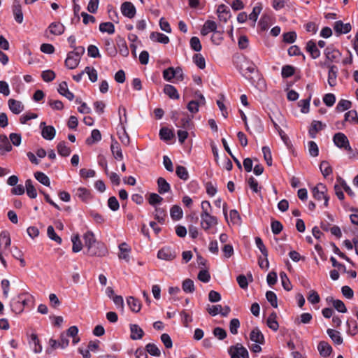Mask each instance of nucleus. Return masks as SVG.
Segmentation results:
<instances>
[{"mask_svg":"<svg viewBox=\"0 0 358 358\" xmlns=\"http://www.w3.org/2000/svg\"><path fill=\"white\" fill-rule=\"evenodd\" d=\"M313 196L317 201L324 199V206H329V196L327 194V186L323 183H318L312 189Z\"/></svg>","mask_w":358,"mask_h":358,"instance_id":"f257e3e1","label":"nucleus"},{"mask_svg":"<svg viewBox=\"0 0 358 358\" xmlns=\"http://www.w3.org/2000/svg\"><path fill=\"white\" fill-rule=\"evenodd\" d=\"M228 353L231 358H249L248 350L241 343L230 346Z\"/></svg>","mask_w":358,"mask_h":358,"instance_id":"f03ea898","label":"nucleus"},{"mask_svg":"<svg viewBox=\"0 0 358 358\" xmlns=\"http://www.w3.org/2000/svg\"><path fill=\"white\" fill-rule=\"evenodd\" d=\"M201 227L205 231L209 230L213 226L217 224V218L211 215V213H206L201 214Z\"/></svg>","mask_w":358,"mask_h":358,"instance_id":"7ed1b4c3","label":"nucleus"},{"mask_svg":"<svg viewBox=\"0 0 358 358\" xmlns=\"http://www.w3.org/2000/svg\"><path fill=\"white\" fill-rule=\"evenodd\" d=\"M87 253L90 256L103 257L107 253V249L103 243L96 242L94 245L87 248Z\"/></svg>","mask_w":358,"mask_h":358,"instance_id":"20e7f679","label":"nucleus"},{"mask_svg":"<svg viewBox=\"0 0 358 358\" xmlns=\"http://www.w3.org/2000/svg\"><path fill=\"white\" fill-rule=\"evenodd\" d=\"M324 54L328 62H337L341 57V52L334 48L332 45L328 46L325 48Z\"/></svg>","mask_w":358,"mask_h":358,"instance_id":"39448f33","label":"nucleus"},{"mask_svg":"<svg viewBox=\"0 0 358 358\" xmlns=\"http://www.w3.org/2000/svg\"><path fill=\"white\" fill-rule=\"evenodd\" d=\"M324 66L329 68L328 72V84L331 87H334L336 85V79L338 76V68L336 66L328 64L327 62L324 63Z\"/></svg>","mask_w":358,"mask_h":358,"instance_id":"423d86ee","label":"nucleus"},{"mask_svg":"<svg viewBox=\"0 0 358 358\" xmlns=\"http://www.w3.org/2000/svg\"><path fill=\"white\" fill-rule=\"evenodd\" d=\"M334 143L340 149L345 150L350 145V142L345 134L341 132L336 133L333 136Z\"/></svg>","mask_w":358,"mask_h":358,"instance_id":"0eeeda50","label":"nucleus"},{"mask_svg":"<svg viewBox=\"0 0 358 358\" xmlns=\"http://www.w3.org/2000/svg\"><path fill=\"white\" fill-rule=\"evenodd\" d=\"M41 129V136L46 140H52L56 134V130L53 126H47L45 122H41L40 124Z\"/></svg>","mask_w":358,"mask_h":358,"instance_id":"6e6552de","label":"nucleus"},{"mask_svg":"<svg viewBox=\"0 0 358 358\" xmlns=\"http://www.w3.org/2000/svg\"><path fill=\"white\" fill-rule=\"evenodd\" d=\"M121 12L122 15L128 18L134 17L136 13V9L134 4L129 1H125L121 5Z\"/></svg>","mask_w":358,"mask_h":358,"instance_id":"1a4fd4ad","label":"nucleus"},{"mask_svg":"<svg viewBox=\"0 0 358 358\" xmlns=\"http://www.w3.org/2000/svg\"><path fill=\"white\" fill-rule=\"evenodd\" d=\"M217 25L215 21L206 20L201 30V34L203 36L208 35L210 32H213L214 34L221 35V34L217 31Z\"/></svg>","mask_w":358,"mask_h":358,"instance_id":"9d476101","label":"nucleus"},{"mask_svg":"<svg viewBox=\"0 0 358 358\" xmlns=\"http://www.w3.org/2000/svg\"><path fill=\"white\" fill-rule=\"evenodd\" d=\"M157 257L163 260L171 261L176 257V253L171 248L165 247L158 251Z\"/></svg>","mask_w":358,"mask_h":358,"instance_id":"9b49d317","label":"nucleus"},{"mask_svg":"<svg viewBox=\"0 0 358 358\" xmlns=\"http://www.w3.org/2000/svg\"><path fill=\"white\" fill-rule=\"evenodd\" d=\"M257 70V67L255 64L247 60H244L239 68V71L245 78H248V73H253Z\"/></svg>","mask_w":358,"mask_h":358,"instance_id":"f8f14e48","label":"nucleus"},{"mask_svg":"<svg viewBox=\"0 0 358 358\" xmlns=\"http://www.w3.org/2000/svg\"><path fill=\"white\" fill-rule=\"evenodd\" d=\"M13 13L15 21L21 24L23 22V13L22 6L19 0H14L12 6Z\"/></svg>","mask_w":358,"mask_h":358,"instance_id":"ddd939ff","label":"nucleus"},{"mask_svg":"<svg viewBox=\"0 0 358 358\" xmlns=\"http://www.w3.org/2000/svg\"><path fill=\"white\" fill-rule=\"evenodd\" d=\"M217 13L219 20L224 22H227V20L231 17L230 10L224 4H220L218 6L217 9Z\"/></svg>","mask_w":358,"mask_h":358,"instance_id":"4468645a","label":"nucleus"},{"mask_svg":"<svg viewBox=\"0 0 358 358\" xmlns=\"http://www.w3.org/2000/svg\"><path fill=\"white\" fill-rule=\"evenodd\" d=\"M11 243V240L10 238V234L7 231H3L0 233V252L4 253V250H6L8 248L10 247Z\"/></svg>","mask_w":358,"mask_h":358,"instance_id":"2eb2a0df","label":"nucleus"},{"mask_svg":"<svg viewBox=\"0 0 358 358\" xmlns=\"http://www.w3.org/2000/svg\"><path fill=\"white\" fill-rule=\"evenodd\" d=\"M80 59L72 52H69L65 60V66L69 69H76L80 62Z\"/></svg>","mask_w":358,"mask_h":358,"instance_id":"dca6fc26","label":"nucleus"},{"mask_svg":"<svg viewBox=\"0 0 358 358\" xmlns=\"http://www.w3.org/2000/svg\"><path fill=\"white\" fill-rule=\"evenodd\" d=\"M29 344L34 353L38 354L42 352V345H41L40 341L36 334L32 333L29 336Z\"/></svg>","mask_w":358,"mask_h":358,"instance_id":"f3484780","label":"nucleus"},{"mask_svg":"<svg viewBox=\"0 0 358 358\" xmlns=\"http://www.w3.org/2000/svg\"><path fill=\"white\" fill-rule=\"evenodd\" d=\"M8 105L9 109L16 115L20 114L24 110V105L22 102L13 99H10L8 101Z\"/></svg>","mask_w":358,"mask_h":358,"instance_id":"a211bd4d","label":"nucleus"},{"mask_svg":"<svg viewBox=\"0 0 358 358\" xmlns=\"http://www.w3.org/2000/svg\"><path fill=\"white\" fill-rule=\"evenodd\" d=\"M317 350L320 356L323 357H329L332 352L331 346L326 341H320L317 345Z\"/></svg>","mask_w":358,"mask_h":358,"instance_id":"6ab92c4d","label":"nucleus"},{"mask_svg":"<svg viewBox=\"0 0 358 358\" xmlns=\"http://www.w3.org/2000/svg\"><path fill=\"white\" fill-rule=\"evenodd\" d=\"M250 339L256 343L264 344V336L258 327L254 328L250 334Z\"/></svg>","mask_w":358,"mask_h":358,"instance_id":"aec40b11","label":"nucleus"},{"mask_svg":"<svg viewBox=\"0 0 358 358\" xmlns=\"http://www.w3.org/2000/svg\"><path fill=\"white\" fill-rule=\"evenodd\" d=\"M334 30L338 34H348L351 31L352 27L350 23L344 24L342 21H336L334 24Z\"/></svg>","mask_w":358,"mask_h":358,"instance_id":"412c9836","label":"nucleus"},{"mask_svg":"<svg viewBox=\"0 0 358 358\" xmlns=\"http://www.w3.org/2000/svg\"><path fill=\"white\" fill-rule=\"evenodd\" d=\"M131 335L130 338L132 340H140L144 336L143 330L136 324H130Z\"/></svg>","mask_w":358,"mask_h":358,"instance_id":"4be33fe9","label":"nucleus"},{"mask_svg":"<svg viewBox=\"0 0 358 358\" xmlns=\"http://www.w3.org/2000/svg\"><path fill=\"white\" fill-rule=\"evenodd\" d=\"M325 127V124H323L322 122L314 120L311 124V127L308 130L309 136L312 138H315L317 133L322 130Z\"/></svg>","mask_w":358,"mask_h":358,"instance_id":"5701e85b","label":"nucleus"},{"mask_svg":"<svg viewBox=\"0 0 358 358\" xmlns=\"http://www.w3.org/2000/svg\"><path fill=\"white\" fill-rule=\"evenodd\" d=\"M306 49L313 59H317L320 56V51L317 48L315 42L313 40L307 42Z\"/></svg>","mask_w":358,"mask_h":358,"instance_id":"b1692460","label":"nucleus"},{"mask_svg":"<svg viewBox=\"0 0 358 358\" xmlns=\"http://www.w3.org/2000/svg\"><path fill=\"white\" fill-rule=\"evenodd\" d=\"M110 150L114 158L117 160H122L123 159V154L121 147L117 141H112L110 145Z\"/></svg>","mask_w":358,"mask_h":358,"instance_id":"393cba45","label":"nucleus"},{"mask_svg":"<svg viewBox=\"0 0 358 358\" xmlns=\"http://www.w3.org/2000/svg\"><path fill=\"white\" fill-rule=\"evenodd\" d=\"M58 92L69 101H72L74 99V94L69 90L67 83L65 81H63L59 84Z\"/></svg>","mask_w":358,"mask_h":358,"instance_id":"a878e982","label":"nucleus"},{"mask_svg":"<svg viewBox=\"0 0 358 358\" xmlns=\"http://www.w3.org/2000/svg\"><path fill=\"white\" fill-rule=\"evenodd\" d=\"M116 43L120 53L123 57H127L129 55V49L124 38L121 36H117L116 39Z\"/></svg>","mask_w":358,"mask_h":358,"instance_id":"bb28decb","label":"nucleus"},{"mask_svg":"<svg viewBox=\"0 0 358 358\" xmlns=\"http://www.w3.org/2000/svg\"><path fill=\"white\" fill-rule=\"evenodd\" d=\"M255 243H256L257 247L259 248L261 253L262 254V255L266 258V266L265 267L266 268H268L269 263H268V260L267 258L268 255V250H267L266 246L264 245L262 238L259 237H256L255 238Z\"/></svg>","mask_w":358,"mask_h":358,"instance_id":"cd10ccee","label":"nucleus"},{"mask_svg":"<svg viewBox=\"0 0 358 358\" xmlns=\"http://www.w3.org/2000/svg\"><path fill=\"white\" fill-rule=\"evenodd\" d=\"M150 38L152 41H156L162 44H167L169 43V38L164 34L153 31L150 34Z\"/></svg>","mask_w":358,"mask_h":358,"instance_id":"c85d7f7f","label":"nucleus"},{"mask_svg":"<svg viewBox=\"0 0 358 358\" xmlns=\"http://www.w3.org/2000/svg\"><path fill=\"white\" fill-rule=\"evenodd\" d=\"M127 302L131 311L138 313L141 309V303L140 301L133 296H129Z\"/></svg>","mask_w":358,"mask_h":358,"instance_id":"c756f323","label":"nucleus"},{"mask_svg":"<svg viewBox=\"0 0 358 358\" xmlns=\"http://www.w3.org/2000/svg\"><path fill=\"white\" fill-rule=\"evenodd\" d=\"M158 192L161 194L167 193L171 189L169 183L162 177L157 179Z\"/></svg>","mask_w":358,"mask_h":358,"instance_id":"7c9ffc66","label":"nucleus"},{"mask_svg":"<svg viewBox=\"0 0 358 358\" xmlns=\"http://www.w3.org/2000/svg\"><path fill=\"white\" fill-rule=\"evenodd\" d=\"M48 29L52 34L59 36L64 32L65 27L59 22H52Z\"/></svg>","mask_w":358,"mask_h":358,"instance_id":"2f4dec72","label":"nucleus"},{"mask_svg":"<svg viewBox=\"0 0 358 358\" xmlns=\"http://www.w3.org/2000/svg\"><path fill=\"white\" fill-rule=\"evenodd\" d=\"M164 92L172 99H178L180 95L176 88L171 85H166L164 87Z\"/></svg>","mask_w":358,"mask_h":358,"instance_id":"473e14b6","label":"nucleus"},{"mask_svg":"<svg viewBox=\"0 0 358 358\" xmlns=\"http://www.w3.org/2000/svg\"><path fill=\"white\" fill-rule=\"evenodd\" d=\"M170 215L173 220H179L182 217L183 212L180 206L174 205L170 210Z\"/></svg>","mask_w":358,"mask_h":358,"instance_id":"72a5a7b5","label":"nucleus"},{"mask_svg":"<svg viewBox=\"0 0 358 358\" xmlns=\"http://www.w3.org/2000/svg\"><path fill=\"white\" fill-rule=\"evenodd\" d=\"M101 139V134L99 130L93 129L91 133V136L88 137L85 142L87 145H92L94 143L100 141Z\"/></svg>","mask_w":358,"mask_h":358,"instance_id":"f704fd0d","label":"nucleus"},{"mask_svg":"<svg viewBox=\"0 0 358 358\" xmlns=\"http://www.w3.org/2000/svg\"><path fill=\"white\" fill-rule=\"evenodd\" d=\"M25 187L27 191V194L31 199H35L37 196V192L36 188L32 184V181L31 179H28L25 181Z\"/></svg>","mask_w":358,"mask_h":358,"instance_id":"c9c22d12","label":"nucleus"},{"mask_svg":"<svg viewBox=\"0 0 358 358\" xmlns=\"http://www.w3.org/2000/svg\"><path fill=\"white\" fill-rule=\"evenodd\" d=\"M327 332L335 344L341 345L343 343V338L341 336L338 331L334 329H328Z\"/></svg>","mask_w":358,"mask_h":358,"instance_id":"e433bc0d","label":"nucleus"},{"mask_svg":"<svg viewBox=\"0 0 358 358\" xmlns=\"http://www.w3.org/2000/svg\"><path fill=\"white\" fill-rule=\"evenodd\" d=\"M57 152L62 157H68L71 153V149L66 145L65 141H61L57 146Z\"/></svg>","mask_w":358,"mask_h":358,"instance_id":"4c0bfd02","label":"nucleus"},{"mask_svg":"<svg viewBox=\"0 0 358 358\" xmlns=\"http://www.w3.org/2000/svg\"><path fill=\"white\" fill-rule=\"evenodd\" d=\"M277 315L275 313H272L268 317L266 324L267 326L272 330L276 331L278 329L279 324L276 320Z\"/></svg>","mask_w":358,"mask_h":358,"instance_id":"58836bf2","label":"nucleus"},{"mask_svg":"<svg viewBox=\"0 0 358 358\" xmlns=\"http://www.w3.org/2000/svg\"><path fill=\"white\" fill-rule=\"evenodd\" d=\"M83 239L85 241V246L87 248H89L90 247L92 246V245H94L97 241L94 237V234L92 231H87L84 236Z\"/></svg>","mask_w":358,"mask_h":358,"instance_id":"ea45409f","label":"nucleus"},{"mask_svg":"<svg viewBox=\"0 0 358 358\" xmlns=\"http://www.w3.org/2000/svg\"><path fill=\"white\" fill-rule=\"evenodd\" d=\"M0 148L3 149L5 152L12 150V145L5 134H0Z\"/></svg>","mask_w":358,"mask_h":358,"instance_id":"a19ab883","label":"nucleus"},{"mask_svg":"<svg viewBox=\"0 0 358 358\" xmlns=\"http://www.w3.org/2000/svg\"><path fill=\"white\" fill-rule=\"evenodd\" d=\"M99 30L101 32H106L108 34L115 33V26L112 22H102L99 24Z\"/></svg>","mask_w":358,"mask_h":358,"instance_id":"79ce46f5","label":"nucleus"},{"mask_svg":"<svg viewBox=\"0 0 358 358\" xmlns=\"http://www.w3.org/2000/svg\"><path fill=\"white\" fill-rule=\"evenodd\" d=\"M10 307L12 310L17 314L21 313L23 311V305L20 303L18 296L12 299Z\"/></svg>","mask_w":358,"mask_h":358,"instance_id":"37998d69","label":"nucleus"},{"mask_svg":"<svg viewBox=\"0 0 358 358\" xmlns=\"http://www.w3.org/2000/svg\"><path fill=\"white\" fill-rule=\"evenodd\" d=\"M176 173L181 180H187L189 178V173L187 169L183 166L178 165L176 169Z\"/></svg>","mask_w":358,"mask_h":358,"instance_id":"c03bdc74","label":"nucleus"},{"mask_svg":"<svg viewBox=\"0 0 358 358\" xmlns=\"http://www.w3.org/2000/svg\"><path fill=\"white\" fill-rule=\"evenodd\" d=\"M119 249L120 250L119 258L129 261V252L131 249L128 248L127 244L126 243H121L119 245Z\"/></svg>","mask_w":358,"mask_h":358,"instance_id":"a18cd8bd","label":"nucleus"},{"mask_svg":"<svg viewBox=\"0 0 358 358\" xmlns=\"http://www.w3.org/2000/svg\"><path fill=\"white\" fill-rule=\"evenodd\" d=\"M320 169L324 178L332 173V168L327 161H322L320 163Z\"/></svg>","mask_w":358,"mask_h":358,"instance_id":"49530a36","label":"nucleus"},{"mask_svg":"<svg viewBox=\"0 0 358 358\" xmlns=\"http://www.w3.org/2000/svg\"><path fill=\"white\" fill-rule=\"evenodd\" d=\"M182 290L186 293H192L195 290L194 282L189 278L183 280L182 284Z\"/></svg>","mask_w":358,"mask_h":358,"instance_id":"de8ad7c7","label":"nucleus"},{"mask_svg":"<svg viewBox=\"0 0 358 358\" xmlns=\"http://www.w3.org/2000/svg\"><path fill=\"white\" fill-rule=\"evenodd\" d=\"M35 178L45 186L49 187L50 181L49 178L43 172L37 171L34 173Z\"/></svg>","mask_w":358,"mask_h":358,"instance_id":"09e8293b","label":"nucleus"},{"mask_svg":"<svg viewBox=\"0 0 358 358\" xmlns=\"http://www.w3.org/2000/svg\"><path fill=\"white\" fill-rule=\"evenodd\" d=\"M280 277L283 288L286 291H290L292 289V285L287 274L284 271H282L280 273Z\"/></svg>","mask_w":358,"mask_h":358,"instance_id":"8fccbe9b","label":"nucleus"},{"mask_svg":"<svg viewBox=\"0 0 358 358\" xmlns=\"http://www.w3.org/2000/svg\"><path fill=\"white\" fill-rule=\"evenodd\" d=\"M182 115L184 117L180 119V120L178 123H176V125L178 127H182L185 129H189L191 118L189 117L188 115H187L184 113H182Z\"/></svg>","mask_w":358,"mask_h":358,"instance_id":"3c124183","label":"nucleus"},{"mask_svg":"<svg viewBox=\"0 0 358 358\" xmlns=\"http://www.w3.org/2000/svg\"><path fill=\"white\" fill-rule=\"evenodd\" d=\"M159 136L162 140L170 141L173 138L174 134L171 129L166 127H162L159 131Z\"/></svg>","mask_w":358,"mask_h":358,"instance_id":"603ef678","label":"nucleus"},{"mask_svg":"<svg viewBox=\"0 0 358 358\" xmlns=\"http://www.w3.org/2000/svg\"><path fill=\"white\" fill-rule=\"evenodd\" d=\"M145 350L151 356L159 357L161 351L154 343H148L145 345Z\"/></svg>","mask_w":358,"mask_h":358,"instance_id":"864d4df0","label":"nucleus"},{"mask_svg":"<svg viewBox=\"0 0 358 358\" xmlns=\"http://www.w3.org/2000/svg\"><path fill=\"white\" fill-rule=\"evenodd\" d=\"M71 241L73 243L72 251L73 252H78L83 248V244L80 240V237L78 234L74 235L71 238Z\"/></svg>","mask_w":358,"mask_h":358,"instance_id":"5fc2aeb1","label":"nucleus"},{"mask_svg":"<svg viewBox=\"0 0 358 358\" xmlns=\"http://www.w3.org/2000/svg\"><path fill=\"white\" fill-rule=\"evenodd\" d=\"M105 46L106 50L108 52V55L111 57H114L117 54V50L113 44V42L111 39H106L105 40Z\"/></svg>","mask_w":358,"mask_h":358,"instance_id":"6e6d98bb","label":"nucleus"},{"mask_svg":"<svg viewBox=\"0 0 358 358\" xmlns=\"http://www.w3.org/2000/svg\"><path fill=\"white\" fill-rule=\"evenodd\" d=\"M352 103L351 101L346 99H341L338 103L336 110L338 112H343L344 110H348L351 108Z\"/></svg>","mask_w":358,"mask_h":358,"instance_id":"4d7b16f0","label":"nucleus"},{"mask_svg":"<svg viewBox=\"0 0 358 358\" xmlns=\"http://www.w3.org/2000/svg\"><path fill=\"white\" fill-rule=\"evenodd\" d=\"M47 234L49 238L52 241H55L58 244L62 243V238L55 233L54 227L52 226H48L47 229Z\"/></svg>","mask_w":358,"mask_h":358,"instance_id":"13d9d810","label":"nucleus"},{"mask_svg":"<svg viewBox=\"0 0 358 358\" xmlns=\"http://www.w3.org/2000/svg\"><path fill=\"white\" fill-rule=\"evenodd\" d=\"M262 10V5L259 3L253 8L252 13L248 15V18L252 20L254 22L253 26H255V24L257 20L258 16L260 14Z\"/></svg>","mask_w":358,"mask_h":358,"instance_id":"bf43d9fd","label":"nucleus"},{"mask_svg":"<svg viewBox=\"0 0 358 358\" xmlns=\"http://www.w3.org/2000/svg\"><path fill=\"white\" fill-rule=\"evenodd\" d=\"M294 73L295 69L291 65H285L282 68L281 75L283 78L291 77Z\"/></svg>","mask_w":358,"mask_h":358,"instance_id":"052dcab7","label":"nucleus"},{"mask_svg":"<svg viewBox=\"0 0 358 358\" xmlns=\"http://www.w3.org/2000/svg\"><path fill=\"white\" fill-rule=\"evenodd\" d=\"M266 298L273 308H276L278 307V298L275 292L273 291H267Z\"/></svg>","mask_w":358,"mask_h":358,"instance_id":"680f3d73","label":"nucleus"},{"mask_svg":"<svg viewBox=\"0 0 358 358\" xmlns=\"http://www.w3.org/2000/svg\"><path fill=\"white\" fill-rule=\"evenodd\" d=\"M347 326H348V332L352 336H355L357 334L358 327L356 321L352 320H347Z\"/></svg>","mask_w":358,"mask_h":358,"instance_id":"e2e57ef3","label":"nucleus"},{"mask_svg":"<svg viewBox=\"0 0 358 358\" xmlns=\"http://www.w3.org/2000/svg\"><path fill=\"white\" fill-rule=\"evenodd\" d=\"M162 201L163 198L157 193H151L149 195L148 202L152 206L159 204Z\"/></svg>","mask_w":358,"mask_h":358,"instance_id":"0e129e2a","label":"nucleus"},{"mask_svg":"<svg viewBox=\"0 0 358 358\" xmlns=\"http://www.w3.org/2000/svg\"><path fill=\"white\" fill-rule=\"evenodd\" d=\"M84 71L88 75L91 82L94 83L97 80V71L94 68L86 66Z\"/></svg>","mask_w":358,"mask_h":358,"instance_id":"69168bd1","label":"nucleus"},{"mask_svg":"<svg viewBox=\"0 0 358 358\" xmlns=\"http://www.w3.org/2000/svg\"><path fill=\"white\" fill-rule=\"evenodd\" d=\"M166 210L162 208H155V218L158 222L163 224L165 221Z\"/></svg>","mask_w":358,"mask_h":358,"instance_id":"338daca9","label":"nucleus"},{"mask_svg":"<svg viewBox=\"0 0 358 358\" xmlns=\"http://www.w3.org/2000/svg\"><path fill=\"white\" fill-rule=\"evenodd\" d=\"M194 62L201 69L206 67L205 58L201 54H196L193 57Z\"/></svg>","mask_w":358,"mask_h":358,"instance_id":"774afa93","label":"nucleus"}]
</instances>
